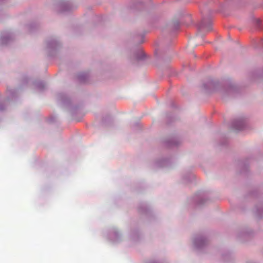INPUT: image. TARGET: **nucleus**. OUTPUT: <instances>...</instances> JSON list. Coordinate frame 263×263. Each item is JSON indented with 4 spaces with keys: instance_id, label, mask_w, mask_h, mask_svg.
I'll list each match as a JSON object with an SVG mask.
<instances>
[{
    "instance_id": "1",
    "label": "nucleus",
    "mask_w": 263,
    "mask_h": 263,
    "mask_svg": "<svg viewBox=\"0 0 263 263\" xmlns=\"http://www.w3.org/2000/svg\"><path fill=\"white\" fill-rule=\"evenodd\" d=\"M200 27V28L201 29H204V27H204V24H203V23H202L201 24V25H200V27Z\"/></svg>"
}]
</instances>
